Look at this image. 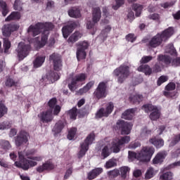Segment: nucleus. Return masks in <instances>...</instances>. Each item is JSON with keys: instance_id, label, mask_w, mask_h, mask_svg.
<instances>
[{"instance_id": "1", "label": "nucleus", "mask_w": 180, "mask_h": 180, "mask_svg": "<svg viewBox=\"0 0 180 180\" xmlns=\"http://www.w3.org/2000/svg\"><path fill=\"white\" fill-rule=\"evenodd\" d=\"M54 25L51 22L41 23L38 22L35 25H30L27 30L29 34H31L34 37L40 34L41 32H43L41 42L38 44V49H41L46 46L47 39L49 37V30H53Z\"/></svg>"}, {"instance_id": "2", "label": "nucleus", "mask_w": 180, "mask_h": 180, "mask_svg": "<svg viewBox=\"0 0 180 180\" xmlns=\"http://www.w3.org/2000/svg\"><path fill=\"white\" fill-rule=\"evenodd\" d=\"M19 162H15V165L18 168H22L25 171H27L30 167H36L37 165V162L41 161L43 158L41 156H32L27 157L31 160H26V156L25 155V152H18Z\"/></svg>"}, {"instance_id": "3", "label": "nucleus", "mask_w": 180, "mask_h": 180, "mask_svg": "<svg viewBox=\"0 0 180 180\" xmlns=\"http://www.w3.org/2000/svg\"><path fill=\"white\" fill-rule=\"evenodd\" d=\"M154 154V148L151 146H145L142 148L139 153L129 151V159L130 161L138 160L141 162H148Z\"/></svg>"}, {"instance_id": "4", "label": "nucleus", "mask_w": 180, "mask_h": 180, "mask_svg": "<svg viewBox=\"0 0 180 180\" xmlns=\"http://www.w3.org/2000/svg\"><path fill=\"white\" fill-rule=\"evenodd\" d=\"M174 34V28L169 27L167 30H165L161 34H158L152 38L149 41V46L150 47H158L162 41H165L169 39L170 36Z\"/></svg>"}, {"instance_id": "5", "label": "nucleus", "mask_w": 180, "mask_h": 180, "mask_svg": "<svg viewBox=\"0 0 180 180\" xmlns=\"http://www.w3.org/2000/svg\"><path fill=\"white\" fill-rule=\"evenodd\" d=\"M115 77H118L117 82L120 84H123L126 78L130 75V67L126 65H122L113 72Z\"/></svg>"}, {"instance_id": "6", "label": "nucleus", "mask_w": 180, "mask_h": 180, "mask_svg": "<svg viewBox=\"0 0 180 180\" xmlns=\"http://www.w3.org/2000/svg\"><path fill=\"white\" fill-rule=\"evenodd\" d=\"M129 141H130V136H126L124 137L115 138L112 142L111 150L113 153H119L120 148H122V146L127 144Z\"/></svg>"}, {"instance_id": "7", "label": "nucleus", "mask_w": 180, "mask_h": 180, "mask_svg": "<svg viewBox=\"0 0 180 180\" xmlns=\"http://www.w3.org/2000/svg\"><path fill=\"white\" fill-rule=\"evenodd\" d=\"M30 51V45L25 44V42H20L16 49L17 56L20 61L26 58L29 56Z\"/></svg>"}, {"instance_id": "8", "label": "nucleus", "mask_w": 180, "mask_h": 180, "mask_svg": "<svg viewBox=\"0 0 180 180\" xmlns=\"http://www.w3.org/2000/svg\"><path fill=\"white\" fill-rule=\"evenodd\" d=\"M86 79V75L85 73H80L77 75L72 79L70 83L68 84V88L70 91H74L77 89V87L81 85L82 82H84Z\"/></svg>"}, {"instance_id": "9", "label": "nucleus", "mask_w": 180, "mask_h": 180, "mask_svg": "<svg viewBox=\"0 0 180 180\" xmlns=\"http://www.w3.org/2000/svg\"><path fill=\"white\" fill-rule=\"evenodd\" d=\"M94 140H95V134L92 132L88 135L84 140V143L81 145V150L78 154L79 158H82L85 155V153L88 151L89 144H92Z\"/></svg>"}, {"instance_id": "10", "label": "nucleus", "mask_w": 180, "mask_h": 180, "mask_svg": "<svg viewBox=\"0 0 180 180\" xmlns=\"http://www.w3.org/2000/svg\"><path fill=\"white\" fill-rule=\"evenodd\" d=\"M142 109L148 113V112H152L150 115V120H157L160 119V116H161V112L160 110L156 106L153 105L152 104H146L142 107Z\"/></svg>"}, {"instance_id": "11", "label": "nucleus", "mask_w": 180, "mask_h": 180, "mask_svg": "<svg viewBox=\"0 0 180 180\" xmlns=\"http://www.w3.org/2000/svg\"><path fill=\"white\" fill-rule=\"evenodd\" d=\"M102 16V13L101 12V8L99 7L94 8L92 13V22H89L86 24L87 29H92L95 26V23H98L101 20Z\"/></svg>"}, {"instance_id": "12", "label": "nucleus", "mask_w": 180, "mask_h": 180, "mask_svg": "<svg viewBox=\"0 0 180 180\" xmlns=\"http://www.w3.org/2000/svg\"><path fill=\"white\" fill-rule=\"evenodd\" d=\"M113 103H109L106 108H101L96 114V119H101V117H108L113 110Z\"/></svg>"}, {"instance_id": "13", "label": "nucleus", "mask_w": 180, "mask_h": 180, "mask_svg": "<svg viewBox=\"0 0 180 180\" xmlns=\"http://www.w3.org/2000/svg\"><path fill=\"white\" fill-rule=\"evenodd\" d=\"M106 95H108L106 93V84L101 82L94 91V96L96 99H101V98H106Z\"/></svg>"}, {"instance_id": "14", "label": "nucleus", "mask_w": 180, "mask_h": 180, "mask_svg": "<svg viewBox=\"0 0 180 180\" xmlns=\"http://www.w3.org/2000/svg\"><path fill=\"white\" fill-rule=\"evenodd\" d=\"M49 60L53 61V68L56 71H60L63 68V64L61 63V57L57 53H53L49 57Z\"/></svg>"}, {"instance_id": "15", "label": "nucleus", "mask_w": 180, "mask_h": 180, "mask_svg": "<svg viewBox=\"0 0 180 180\" xmlns=\"http://www.w3.org/2000/svg\"><path fill=\"white\" fill-rule=\"evenodd\" d=\"M117 124L121 129V134H130L133 124L124 121H118Z\"/></svg>"}, {"instance_id": "16", "label": "nucleus", "mask_w": 180, "mask_h": 180, "mask_svg": "<svg viewBox=\"0 0 180 180\" xmlns=\"http://www.w3.org/2000/svg\"><path fill=\"white\" fill-rule=\"evenodd\" d=\"M29 138L30 136L27 132L21 131L15 139L16 146L19 147L20 146H22V144L26 143L27 141H29Z\"/></svg>"}, {"instance_id": "17", "label": "nucleus", "mask_w": 180, "mask_h": 180, "mask_svg": "<svg viewBox=\"0 0 180 180\" xmlns=\"http://www.w3.org/2000/svg\"><path fill=\"white\" fill-rule=\"evenodd\" d=\"M77 27V24L74 22H69L66 26L62 29L63 36L65 39H67L74 30Z\"/></svg>"}, {"instance_id": "18", "label": "nucleus", "mask_w": 180, "mask_h": 180, "mask_svg": "<svg viewBox=\"0 0 180 180\" xmlns=\"http://www.w3.org/2000/svg\"><path fill=\"white\" fill-rule=\"evenodd\" d=\"M39 119L43 123H49L53 120V112L51 110L43 112L39 115Z\"/></svg>"}, {"instance_id": "19", "label": "nucleus", "mask_w": 180, "mask_h": 180, "mask_svg": "<svg viewBox=\"0 0 180 180\" xmlns=\"http://www.w3.org/2000/svg\"><path fill=\"white\" fill-rule=\"evenodd\" d=\"M176 88V85L174 83L170 82L165 86V91H164L165 96L167 98H173L175 95V92H171V91H174Z\"/></svg>"}, {"instance_id": "20", "label": "nucleus", "mask_w": 180, "mask_h": 180, "mask_svg": "<svg viewBox=\"0 0 180 180\" xmlns=\"http://www.w3.org/2000/svg\"><path fill=\"white\" fill-rule=\"evenodd\" d=\"M103 172V169H102L101 167L95 168L87 174V179L89 180L95 179L96 176L101 175V174Z\"/></svg>"}, {"instance_id": "21", "label": "nucleus", "mask_w": 180, "mask_h": 180, "mask_svg": "<svg viewBox=\"0 0 180 180\" xmlns=\"http://www.w3.org/2000/svg\"><path fill=\"white\" fill-rule=\"evenodd\" d=\"M81 37H82V34H81V32L77 31L74 32L71 36L69 37V38L68 39V43L69 45L72 46L74 43H76V41H78V40H79Z\"/></svg>"}, {"instance_id": "22", "label": "nucleus", "mask_w": 180, "mask_h": 180, "mask_svg": "<svg viewBox=\"0 0 180 180\" xmlns=\"http://www.w3.org/2000/svg\"><path fill=\"white\" fill-rule=\"evenodd\" d=\"M51 169H54V165L51 162H46L37 168V172L39 173L44 172V171H51Z\"/></svg>"}, {"instance_id": "23", "label": "nucleus", "mask_w": 180, "mask_h": 180, "mask_svg": "<svg viewBox=\"0 0 180 180\" xmlns=\"http://www.w3.org/2000/svg\"><path fill=\"white\" fill-rule=\"evenodd\" d=\"M19 29V25H8L4 26L3 28V34L4 36H9L11 32H15V30H18Z\"/></svg>"}, {"instance_id": "24", "label": "nucleus", "mask_w": 180, "mask_h": 180, "mask_svg": "<svg viewBox=\"0 0 180 180\" xmlns=\"http://www.w3.org/2000/svg\"><path fill=\"white\" fill-rule=\"evenodd\" d=\"M149 143L156 147V148H161L164 146V140L162 139H158L153 137L149 139Z\"/></svg>"}, {"instance_id": "25", "label": "nucleus", "mask_w": 180, "mask_h": 180, "mask_svg": "<svg viewBox=\"0 0 180 180\" xmlns=\"http://www.w3.org/2000/svg\"><path fill=\"white\" fill-rule=\"evenodd\" d=\"M135 112L136 110L134 108L129 109L122 114V118L125 119L126 120H131L133 119V116H134Z\"/></svg>"}, {"instance_id": "26", "label": "nucleus", "mask_w": 180, "mask_h": 180, "mask_svg": "<svg viewBox=\"0 0 180 180\" xmlns=\"http://www.w3.org/2000/svg\"><path fill=\"white\" fill-rule=\"evenodd\" d=\"M167 157V152L162 151L157 154L155 158L153 159V164H160V162H162L164 159Z\"/></svg>"}, {"instance_id": "27", "label": "nucleus", "mask_w": 180, "mask_h": 180, "mask_svg": "<svg viewBox=\"0 0 180 180\" xmlns=\"http://www.w3.org/2000/svg\"><path fill=\"white\" fill-rule=\"evenodd\" d=\"M139 72H144L145 75H151L153 69L148 65H142L138 68Z\"/></svg>"}, {"instance_id": "28", "label": "nucleus", "mask_w": 180, "mask_h": 180, "mask_svg": "<svg viewBox=\"0 0 180 180\" xmlns=\"http://www.w3.org/2000/svg\"><path fill=\"white\" fill-rule=\"evenodd\" d=\"M44 61H46V56H37L33 61L34 68L41 67L44 63Z\"/></svg>"}, {"instance_id": "29", "label": "nucleus", "mask_w": 180, "mask_h": 180, "mask_svg": "<svg viewBox=\"0 0 180 180\" xmlns=\"http://www.w3.org/2000/svg\"><path fill=\"white\" fill-rule=\"evenodd\" d=\"M68 15L70 18H81V12L79 11V9L76 7H73L69 10Z\"/></svg>"}, {"instance_id": "30", "label": "nucleus", "mask_w": 180, "mask_h": 180, "mask_svg": "<svg viewBox=\"0 0 180 180\" xmlns=\"http://www.w3.org/2000/svg\"><path fill=\"white\" fill-rule=\"evenodd\" d=\"M18 19H20V13L19 12L14 11L6 18L5 21L11 22V20H18Z\"/></svg>"}, {"instance_id": "31", "label": "nucleus", "mask_w": 180, "mask_h": 180, "mask_svg": "<svg viewBox=\"0 0 180 180\" xmlns=\"http://www.w3.org/2000/svg\"><path fill=\"white\" fill-rule=\"evenodd\" d=\"M64 122L63 121H58L56 124L55 127L53 129V131L55 133H61V130L64 129Z\"/></svg>"}, {"instance_id": "32", "label": "nucleus", "mask_w": 180, "mask_h": 180, "mask_svg": "<svg viewBox=\"0 0 180 180\" xmlns=\"http://www.w3.org/2000/svg\"><path fill=\"white\" fill-rule=\"evenodd\" d=\"M165 52L169 53V54H171V56H174V57L178 55L176 50H175V48L174 47V44H172L166 46Z\"/></svg>"}, {"instance_id": "33", "label": "nucleus", "mask_w": 180, "mask_h": 180, "mask_svg": "<svg viewBox=\"0 0 180 180\" xmlns=\"http://www.w3.org/2000/svg\"><path fill=\"white\" fill-rule=\"evenodd\" d=\"M0 8L2 11L3 16H6L9 10L8 9V6L6 5V2L4 1V0H0Z\"/></svg>"}, {"instance_id": "34", "label": "nucleus", "mask_w": 180, "mask_h": 180, "mask_svg": "<svg viewBox=\"0 0 180 180\" xmlns=\"http://www.w3.org/2000/svg\"><path fill=\"white\" fill-rule=\"evenodd\" d=\"M95 84L94 82H89L84 87V89H81L79 92L81 95H82V94H86V92H88V91H89V89H91V88H92L94 86V85Z\"/></svg>"}, {"instance_id": "35", "label": "nucleus", "mask_w": 180, "mask_h": 180, "mask_svg": "<svg viewBox=\"0 0 180 180\" xmlns=\"http://www.w3.org/2000/svg\"><path fill=\"white\" fill-rule=\"evenodd\" d=\"M129 172L130 169L129 168V167L124 166L120 168V174L124 179L127 177V175H129Z\"/></svg>"}, {"instance_id": "36", "label": "nucleus", "mask_w": 180, "mask_h": 180, "mask_svg": "<svg viewBox=\"0 0 180 180\" xmlns=\"http://www.w3.org/2000/svg\"><path fill=\"white\" fill-rule=\"evenodd\" d=\"M86 57V53L84 49H77V60H85Z\"/></svg>"}, {"instance_id": "37", "label": "nucleus", "mask_w": 180, "mask_h": 180, "mask_svg": "<svg viewBox=\"0 0 180 180\" xmlns=\"http://www.w3.org/2000/svg\"><path fill=\"white\" fill-rule=\"evenodd\" d=\"M172 178H174V174L171 172L164 173L160 176V179L162 180H172Z\"/></svg>"}, {"instance_id": "38", "label": "nucleus", "mask_w": 180, "mask_h": 180, "mask_svg": "<svg viewBox=\"0 0 180 180\" xmlns=\"http://www.w3.org/2000/svg\"><path fill=\"white\" fill-rule=\"evenodd\" d=\"M133 9L136 12V16L139 17L141 15V11H143V6L140 4H134Z\"/></svg>"}, {"instance_id": "39", "label": "nucleus", "mask_w": 180, "mask_h": 180, "mask_svg": "<svg viewBox=\"0 0 180 180\" xmlns=\"http://www.w3.org/2000/svg\"><path fill=\"white\" fill-rule=\"evenodd\" d=\"M158 61H162L165 64H171V58L169 56H165L160 55L158 58Z\"/></svg>"}, {"instance_id": "40", "label": "nucleus", "mask_w": 180, "mask_h": 180, "mask_svg": "<svg viewBox=\"0 0 180 180\" xmlns=\"http://www.w3.org/2000/svg\"><path fill=\"white\" fill-rule=\"evenodd\" d=\"M154 175H155V173L154 172V169L153 167H150L146 171V173L145 174V179H151V178H153Z\"/></svg>"}, {"instance_id": "41", "label": "nucleus", "mask_w": 180, "mask_h": 180, "mask_svg": "<svg viewBox=\"0 0 180 180\" xmlns=\"http://www.w3.org/2000/svg\"><path fill=\"white\" fill-rule=\"evenodd\" d=\"M6 113H8V108H6L5 104L0 103V119Z\"/></svg>"}, {"instance_id": "42", "label": "nucleus", "mask_w": 180, "mask_h": 180, "mask_svg": "<svg viewBox=\"0 0 180 180\" xmlns=\"http://www.w3.org/2000/svg\"><path fill=\"white\" fill-rule=\"evenodd\" d=\"M4 53H8L11 49V41L8 39H4Z\"/></svg>"}, {"instance_id": "43", "label": "nucleus", "mask_w": 180, "mask_h": 180, "mask_svg": "<svg viewBox=\"0 0 180 180\" xmlns=\"http://www.w3.org/2000/svg\"><path fill=\"white\" fill-rule=\"evenodd\" d=\"M76 134H77V128L70 129L68 134V140H74V137H75Z\"/></svg>"}, {"instance_id": "44", "label": "nucleus", "mask_w": 180, "mask_h": 180, "mask_svg": "<svg viewBox=\"0 0 180 180\" xmlns=\"http://www.w3.org/2000/svg\"><path fill=\"white\" fill-rule=\"evenodd\" d=\"M143 100V96L135 95L133 97H129V101L133 102V103H136V102H140Z\"/></svg>"}, {"instance_id": "45", "label": "nucleus", "mask_w": 180, "mask_h": 180, "mask_svg": "<svg viewBox=\"0 0 180 180\" xmlns=\"http://www.w3.org/2000/svg\"><path fill=\"white\" fill-rule=\"evenodd\" d=\"M77 46H79L80 50H84L85 51V50H86V49H88V47H89V44H88V42L86 41H82V42H79L77 44Z\"/></svg>"}, {"instance_id": "46", "label": "nucleus", "mask_w": 180, "mask_h": 180, "mask_svg": "<svg viewBox=\"0 0 180 180\" xmlns=\"http://www.w3.org/2000/svg\"><path fill=\"white\" fill-rule=\"evenodd\" d=\"M1 148L4 150H9L11 148V143H9V141H1Z\"/></svg>"}, {"instance_id": "47", "label": "nucleus", "mask_w": 180, "mask_h": 180, "mask_svg": "<svg viewBox=\"0 0 180 180\" xmlns=\"http://www.w3.org/2000/svg\"><path fill=\"white\" fill-rule=\"evenodd\" d=\"M112 167H116V161L115 160H109L105 163V168L108 169L109 168H112Z\"/></svg>"}, {"instance_id": "48", "label": "nucleus", "mask_w": 180, "mask_h": 180, "mask_svg": "<svg viewBox=\"0 0 180 180\" xmlns=\"http://www.w3.org/2000/svg\"><path fill=\"white\" fill-rule=\"evenodd\" d=\"M68 113L70 119H73L74 120L77 119V108H73Z\"/></svg>"}, {"instance_id": "49", "label": "nucleus", "mask_w": 180, "mask_h": 180, "mask_svg": "<svg viewBox=\"0 0 180 180\" xmlns=\"http://www.w3.org/2000/svg\"><path fill=\"white\" fill-rule=\"evenodd\" d=\"M101 155L103 157V158H107V157L110 155V153H109V148H108V146H105L103 148Z\"/></svg>"}, {"instance_id": "50", "label": "nucleus", "mask_w": 180, "mask_h": 180, "mask_svg": "<svg viewBox=\"0 0 180 180\" xmlns=\"http://www.w3.org/2000/svg\"><path fill=\"white\" fill-rule=\"evenodd\" d=\"M167 81H168V77L167 76H161L160 77H159L158 80V86H160L161 84H164V82H167Z\"/></svg>"}, {"instance_id": "51", "label": "nucleus", "mask_w": 180, "mask_h": 180, "mask_svg": "<svg viewBox=\"0 0 180 180\" xmlns=\"http://www.w3.org/2000/svg\"><path fill=\"white\" fill-rule=\"evenodd\" d=\"M116 5H113L112 8L117 11L122 5L124 4V0H115Z\"/></svg>"}, {"instance_id": "52", "label": "nucleus", "mask_w": 180, "mask_h": 180, "mask_svg": "<svg viewBox=\"0 0 180 180\" xmlns=\"http://www.w3.org/2000/svg\"><path fill=\"white\" fill-rule=\"evenodd\" d=\"M56 103H57V99H56V98H52L49 101V106L50 108V110L53 111V109H54V108H56Z\"/></svg>"}, {"instance_id": "53", "label": "nucleus", "mask_w": 180, "mask_h": 180, "mask_svg": "<svg viewBox=\"0 0 180 180\" xmlns=\"http://www.w3.org/2000/svg\"><path fill=\"white\" fill-rule=\"evenodd\" d=\"M112 30V27H110V25H107L105 29L101 32L102 36H104V37H108V33Z\"/></svg>"}, {"instance_id": "54", "label": "nucleus", "mask_w": 180, "mask_h": 180, "mask_svg": "<svg viewBox=\"0 0 180 180\" xmlns=\"http://www.w3.org/2000/svg\"><path fill=\"white\" fill-rule=\"evenodd\" d=\"M151 60H153L152 56H143L140 60V63L141 64H146L147 63H149V61H151Z\"/></svg>"}, {"instance_id": "55", "label": "nucleus", "mask_w": 180, "mask_h": 180, "mask_svg": "<svg viewBox=\"0 0 180 180\" xmlns=\"http://www.w3.org/2000/svg\"><path fill=\"white\" fill-rule=\"evenodd\" d=\"M150 134H151V130L147 129H143L141 134V136L142 137H147V136H150Z\"/></svg>"}, {"instance_id": "56", "label": "nucleus", "mask_w": 180, "mask_h": 180, "mask_svg": "<svg viewBox=\"0 0 180 180\" xmlns=\"http://www.w3.org/2000/svg\"><path fill=\"white\" fill-rule=\"evenodd\" d=\"M126 39L128 41H131L133 43L136 40V37H134V34H129L127 35Z\"/></svg>"}, {"instance_id": "57", "label": "nucleus", "mask_w": 180, "mask_h": 180, "mask_svg": "<svg viewBox=\"0 0 180 180\" xmlns=\"http://www.w3.org/2000/svg\"><path fill=\"white\" fill-rule=\"evenodd\" d=\"M15 82L12 79H8L6 82V86H14Z\"/></svg>"}, {"instance_id": "58", "label": "nucleus", "mask_w": 180, "mask_h": 180, "mask_svg": "<svg viewBox=\"0 0 180 180\" xmlns=\"http://www.w3.org/2000/svg\"><path fill=\"white\" fill-rule=\"evenodd\" d=\"M173 5H174V2H166L164 4H162L161 6L162 8H165V9L167 8H171V6H173Z\"/></svg>"}, {"instance_id": "59", "label": "nucleus", "mask_w": 180, "mask_h": 180, "mask_svg": "<svg viewBox=\"0 0 180 180\" xmlns=\"http://www.w3.org/2000/svg\"><path fill=\"white\" fill-rule=\"evenodd\" d=\"M110 175L111 176H117L119 174H120V172L118 169H114L111 172H109Z\"/></svg>"}, {"instance_id": "60", "label": "nucleus", "mask_w": 180, "mask_h": 180, "mask_svg": "<svg viewBox=\"0 0 180 180\" xmlns=\"http://www.w3.org/2000/svg\"><path fill=\"white\" fill-rule=\"evenodd\" d=\"M141 144L139 142H132L129 145V148H137V147H140Z\"/></svg>"}, {"instance_id": "61", "label": "nucleus", "mask_w": 180, "mask_h": 180, "mask_svg": "<svg viewBox=\"0 0 180 180\" xmlns=\"http://www.w3.org/2000/svg\"><path fill=\"white\" fill-rule=\"evenodd\" d=\"M153 20H160V15L155 13L149 16Z\"/></svg>"}, {"instance_id": "62", "label": "nucleus", "mask_w": 180, "mask_h": 180, "mask_svg": "<svg viewBox=\"0 0 180 180\" xmlns=\"http://www.w3.org/2000/svg\"><path fill=\"white\" fill-rule=\"evenodd\" d=\"M172 65L178 67L180 65V58H177L172 61Z\"/></svg>"}, {"instance_id": "63", "label": "nucleus", "mask_w": 180, "mask_h": 180, "mask_svg": "<svg viewBox=\"0 0 180 180\" xmlns=\"http://www.w3.org/2000/svg\"><path fill=\"white\" fill-rule=\"evenodd\" d=\"M60 110H61V107H60V105H56L53 110V115H58Z\"/></svg>"}, {"instance_id": "64", "label": "nucleus", "mask_w": 180, "mask_h": 180, "mask_svg": "<svg viewBox=\"0 0 180 180\" xmlns=\"http://www.w3.org/2000/svg\"><path fill=\"white\" fill-rule=\"evenodd\" d=\"M173 17L176 20H179V19H180V11H179L176 13L173 14Z\"/></svg>"}]
</instances>
